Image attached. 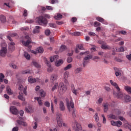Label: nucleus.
I'll return each mask as SVG.
<instances>
[{"instance_id":"ea45409f","label":"nucleus","mask_w":131,"mask_h":131,"mask_svg":"<svg viewBox=\"0 0 131 131\" xmlns=\"http://www.w3.org/2000/svg\"><path fill=\"white\" fill-rule=\"evenodd\" d=\"M58 55H55L54 57H50V61L52 62H54V61H55V59L57 58L58 59Z\"/></svg>"},{"instance_id":"6ab92c4d","label":"nucleus","mask_w":131,"mask_h":131,"mask_svg":"<svg viewBox=\"0 0 131 131\" xmlns=\"http://www.w3.org/2000/svg\"><path fill=\"white\" fill-rule=\"evenodd\" d=\"M57 79H58V75L54 74L51 75L50 80L52 82H54Z\"/></svg>"},{"instance_id":"09e8293b","label":"nucleus","mask_w":131,"mask_h":131,"mask_svg":"<svg viewBox=\"0 0 131 131\" xmlns=\"http://www.w3.org/2000/svg\"><path fill=\"white\" fill-rule=\"evenodd\" d=\"M58 89V83L55 84L53 87L52 88V92H54L55 90H57Z\"/></svg>"},{"instance_id":"9d476101","label":"nucleus","mask_w":131,"mask_h":131,"mask_svg":"<svg viewBox=\"0 0 131 131\" xmlns=\"http://www.w3.org/2000/svg\"><path fill=\"white\" fill-rule=\"evenodd\" d=\"M10 111L12 114H14V115H17L18 114V110L14 106H11L10 107Z\"/></svg>"},{"instance_id":"2eb2a0df","label":"nucleus","mask_w":131,"mask_h":131,"mask_svg":"<svg viewBox=\"0 0 131 131\" xmlns=\"http://www.w3.org/2000/svg\"><path fill=\"white\" fill-rule=\"evenodd\" d=\"M71 90L74 95H77V93H78V90H79V88H78V89H75V87H74V85H72Z\"/></svg>"},{"instance_id":"13d9d810","label":"nucleus","mask_w":131,"mask_h":131,"mask_svg":"<svg viewBox=\"0 0 131 131\" xmlns=\"http://www.w3.org/2000/svg\"><path fill=\"white\" fill-rule=\"evenodd\" d=\"M57 122L59 127H62V124H62V121H58Z\"/></svg>"},{"instance_id":"20e7f679","label":"nucleus","mask_w":131,"mask_h":131,"mask_svg":"<svg viewBox=\"0 0 131 131\" xmlns=\"http://www.w3.org/2000/svg\"><path fill=\"white\" fill-rule=\"evenodd\" d=\"M8 53V45L5 42L2 43V48L0 50V56L5 57Z\"/></svg>"},{"instance_id":"7ed1b4c3","label":"nucleus","mask_w":131,"mask_h":131,"mask_svg":"<svg viewBox=\"0 0 131 131\" xmlns=\"http://www.w3.org/2000/svg\"><path fill=\"white\" fill-rule=\"evenodd\" d=\"M67 106L69 112H72V114L73 117L75 116V110H74V103L72 101V98H70L69 99H67Z\"/></svg>"},{"instance_id":"8fccbe9b","label":"nucleus","mask_w":131,"mask_h":131,"mask_svg":"<svg viewBox=\"0 0 131 131\" xmlns=\"http://www.w3.org/2000/svg\"><path fill=\"white\" fill-rule=\"evenodd\" d=\"M103 98L100 97V98L98 99L97 102H96L97 104H102V102H103Z\"/></svg>"},{"instance_id":"9b49d317","label":"nucleus","mask_w":131,"mask_h":131,"mask_svg":"<svg viewBox=\"0 0 131 131\" xmlns=\"http://www.w3.org/2000/svg\"><path fill=\"white\" fill-rule=\"evenodd\" d=\"M114 70L115 71V74L117 77L118 76H121V75H122V71L121 70V69H118L117 68H114Z\"/></svg>"},{"instance_id":"a878e982","label":"nucleus","mask_w":131,"mask_h":131,"mask_svg":"<svg viewBox=\"0 0 131 131\" xmlns=\"http://www.w3.org/2000/svg\"><path fill=\"white\" fill-rule=\"evenodd\" d=\"M19 95L18 96V99H19V100H20L21 101H25V98L23 97V93H22V92H19Z\"/></svg>"},{"instance_id":"a19ab883","label":"nucleus","mask_w":131,"mask_h":131,"mask_svg":"<svg viewBox=\"0 0 131 131\" xmlns=\"http://www.w3.org/2000/svg\"><path fill=\"white\" fill-rule=\"evenodd\" d=\"M26 111L28 112V113H30V112H32V107L29 106L28 108H26Z\"/></svg>"},{"instance_id":"0eeeda50","label":"nucleus","mask_w":131,"mask_h":131,"mask_svg":"<svg viewBox=\"0 0 131 131\" xmlns=\"http://www.w3.org/2000/svg\"><path fill=\"white\" fill-rule=\"evenodd\" d=\"M92 57L93 56L91 55H87L86 57H84L83 61V67H85V65H86L89 63L90 59H92Z\"/></svg>"},{"instance_id":"f03ea898","label":"nucleus","mask_w":131,"mask_h":131,"mask_svg":"<svg viewBox=\"0 0 131 131\" xmlns=\"http://www.w3.org/2000/svg\"><path fill=\"white\" fill-rule=\"evenodd\" d=\"M110 82L111 84L115 88V89L117 91L118 93H116L115 92H114V95L116 97V98H118V99H121L122 97H123V95L122 94V93L121 92V90H120V88L118 86V84L113 81V80H111L110 81Z\"/></svg>"},{"instance_id":"3c124183","label":"nucleus","mask_w":131,"mask_h":131,"mask_svg":"<svg viewBox=\"0 0 131 131\" xmlns=\"http://www.w3.org/2000/svg\"><path fill=\"white\" fill-rule=\"evenodd\" d=\"M108 116L109 118H111L112 119H116V116L113 114H110Z\"/></svg>"},{"instance_id":"f8f14e48","label":"nucleus","mask_w":131,"mask_h":131,"mask_svg":"<svg viewBox=\"0 0 131 131\" xmlns=\"http://www.w3.org/2000/svg\"><path fill=\"white\" fill-rule=\"evenodd\" d=\"M19 118L20 120H17L16 121L17 123L19 125H23V126H27V123H26V122H23L21 121L22 119H23V118L21 117H20Z\"/></svg>"},{"instance_id":"c9c22d12","label":"nucleus","mask_w":131,"mask_h":131,"mask_svg":"<svg viewBox=\"0 0 131 131\" xmlns=\"http://www.w3.org/2000/svg\"><path fill=\"white\" fill-rule=\"evenodd\" d=\"M99 56H102L103 58H106L107 57V54L103 52H98Z\"/></svg>"},{"instance_id":"052dcab7","label":"nucleus","mask_w":131,"mask_h":131,"mask_svg":"<svg viewBox=\"0 0 131 131\" xmlns=\"http://www.w3.org/2000/svg\"><path fill=\"white\" fill-rule=\"evenodd\" d=\"M45 34L46 35H49V34H51V31H50V30H46L45 31Z\"/></svg>"},{"instance_id":"2f4dec72","label":"nucleus","mask_w":131,"mask_h":131,"mask_svg":"<svg viewBox=\"0 0 131 131\" xmlns=\"http://www.w3.org/2000/svg\"><path fill=\"white\" fill-rule=\"evenodd\" d=\"M67 49V47H66L65 45H61L59 49V52H60V53H62V52H64V51H65Z\"/></svg>"},{"instance_id":"4d7b16f0","label":"nucleus","mask_w":131,"mask_h":131,"mask_svg":"<svg viewBox=\"0 0 131 131\" xmlns=\"http://www.w3.org/2000/svg\"><path fill=\"white\" fill-rule=\"evenodd\" d=\"M101 116L103 118V121H102L103 123H104V124L106 123V118L105 117V115L104 114H102Z\"/></svg>"},{"instance_id":"603ef678","label":"nucleus","mask_w":131,"mask_h":131,"mask_svg":"<svg viewBox=\"0 0 131 131\" xmlns=\"http://www.w3.org/2000/svg\"><path fill=\"white\" fill-rule=\"evenodd\" d=\"M10 67L13 68V69H17V66L14 63H11Z\"/></svg>"},{"instance_id":"c85d7f7f","label":"nucleus","mask_w":131,"mask_h":131,"mask_svg":"<svg viewBox=\"0 0 131 131\" xmlns=\"http://www.w3.org/2000/svg\"><path fill=\"white\" fill-rule=\"evenodd\" d=\"M39 29H40V27L36 26L35 29L33 31V33H38V32H39Z\"/></svg>"},{"instance_id":"a211bd4d","label":"nucleus","mask_w":131,"mask_h":131,"mask_svg":"<svg viewBox=\"0 0 131 131\" xmlns=\"http://www.w3.org/2000/svg\"><path fill=\"white\" fill-rule=\"evenodd\" d=\"M17 33H10L8 36H7V38L10 40V41H13V39H12L11 37H14V36H16Z\"/></svg>"},{"instance_id":"864d4df0","label":"nucleus","mask_w":131,"mask_h":131,"mask_svg":"<svg viewBox=\"0 0 131 131\" xmlns=\"http://www.w3.org/2000/svg\"><path fill=\"white\" fill-rule=\"evenodd\" d=\"M32 63L35 67H36L37 68H39V65L38 64L37 62L35 61H33Z\"/></svg>"},{"instance_id":"69168bd1","label":"nucleus","mask_w":131,"mask_h":131,"mask_svg":"<svg viewBox=\"0 0 131 131\" xmlns=\"http://www.w3.org/2000/svg\"><path fill=\"white\" fill-rule=\"evenodd\" d=\"M126 126H127V128H128L129 130L130 131H131V125H130V124L127 123V124H126Z\"/></svg>"},{"instance_id":"4468645a","label":"nucleus","mask_w":131,"mask_h":131,"mask_svg":"<svg viewBox=\"0 0 131 131\" xmlns=\"http://www.w3.org/2000/svg\"><path fill=\"white\" fill-rule=\"evenodd\" d=\"M15 43L13 42H11L9 43V49L10 51L13 52V51H15Z\"/></svg>"},{"instance_id":"bb28decb","label":"nucleus","mask_w":131,"mask_h":131,"mask_svg":"<svg viewBox=\"0 0 131 131\" xmlns=\"http://www.w3.org/2000/svg\"><path fill=\"white\" fill-rule=\"evenodd\" d=\"M125 91L131 95V87L129 86H125L124 88Z\"/></svg>"},{"instance_id":"4be33fe9","label":"nucleus","mask_w":131,"mask_h":131,"mask_svg":"<svg viewBox=\"0 0 131 131\" xmlns=\"http://www.w3.org/2000/svg\"><path fill=\"white\" fill-rule=\"evenodd\" d=\"M74 123L76 125L77 129H78L79 130H82V127H81V125H80V124L78 123L76 121H75Z\"/></svg>"},{"instance_id":"4c0bfd02","label":"nucleus","mask_w":131,"mask_h":131,"mask_svg":"<svg viewBox=\"0 0 131 131\" xmlns=\"http://www.w3.org/2000/svg\"><path fill=\"white\" fill-rule=\"evenodd\" d=\"M95 120L96 122H98L99 121V114L98 113H96L94 115Z\"/></svg>"},{"instance_id":"5fc2aeb1","label":"nucleus","mask_w":131,"mask_h":131,"mask_svg":"<svg viewBox=\"0 0 131 131\" xmlns=\"http://www.w3.org/2000/svg\"><path fill=\"white\" fill-rule=\"evenodd\" d=\"M118 33L119 34H123V35H125L126 34V31L123 30L119 31Z\"/></svg>"},{"instance_id":"680f3d73","label":"nucleus","mask_w":131,"mask_h":131,"mask_svg":"<svg viewBox=\"0 0 131 131\" xmlns=\"http://www.w3.org/2000/svg\"><path fill=\"white\" fill-rule=\"evenodd\" d=\"M49 25L50 27H52V28H56V25L55 24H49Z\"/></svg>"},{"instance_id":"cd10ccee","label":"nucleus","mask_w":131,"mask_h":131,"mask_svg":"<svg viewBox=\"0 0 131 131\" xmlns=\"http://www.w3.org/2000/svg\"><path fill=\"white\" fill-rule=\"evenodd\" d=\"M101 48L102 50H109V49H110V47L108 45H106V43L105 42L102 45Z\"/></svg>"},{"instance_id":"aec40b11","label":"nucleus","mask_w":131,"mask_h":131,"mask_svg":"<svg viewBox=\"0 0 131 131\" xmlns=\"http://www.w3.org/2000/svg\"><path fill=\"white\" fill-rule=\"evenodd\" d=\"M59 109L60 111H64L65 110V105L63 101H60L59 102Z\"/></svg>"},{"instance_id":"f3484780","label":"nucleus","mask_w":131,"mask_h":131,"mask_svg":"<svg viewBox=\"0 0 131 131\" xmlns=\"http://www.w3.org/2000/svg\"><path fill=\"white\" fill-rule=\"evenodd\" d=\"M131 101V97L129 95H125L124 96V103H128Z\"/></svg>"},{"instance_id":"39448f33","label":"nucleus","mask_w":131,"mask_h":131,"mask_svg":"<svg viewBox=\"0 0 131 131\" xmlns=\"http://www.w3.org/2000/svg\"><path fill=\"white\" fill-rule=\"evenodd\" d=\"M67 90L66 85H64L63 82H60L59 85L58 92L60 95H63Z\"/></svg>"},{"instance_id":"a18cd8bd","label":"nucleus","mask_w":131,"mask_h":131,"mask_svg":"<svg viewBox=\"0 0 131 131\" xmlns=\"http://www.w3.org/2000/svg\"><path fill=\"white\" fill-rule=\"evenodd\" d=\"M72 64H69L64 68V70L66 71V70H68L69 69H70L71 68H72Z\"/></svg>"},{"instance_id":"338daca9","label":"nucleus","mask_w":131,"mask_h":131,"mask_svg":"<svg viewBox=\"0 0 131 131\" xmlns=\"http://www.w3.org/2000/svg\"><path fill=\"white\" fill-rule=\"evenodd\" d=\"M77 48H79V50H83V47L81 45H78Z\"/></svg>"},{"instance_id":"5701e85b","label":"nucleus","mask_w":131,"mask_h":131,"mask_svg":"<svg viewBox=\"0 0 131 131\" xmlns=\"http://www.w3.org/2000/svg\"><path fill=\"white\" fill-rule=\"evenodd\" d=\"M6 92L8 95H13V91L11 90V88L10 87V86H7Z\"/></svg>"},{"instance_id":"e2e57ef3","label":"nucleus","mask_w":131,"mask_h":131,"mask_svg":"<svg viewBox=\"0 0 131 131\" xmlns=\"http://www.w3.org/2000/svg\"><path fill=\"white\" fill-rule=\"evenodd\" d=\"M27 15H28L27 10H25L24 11L23 16L24 17H27Z\"/></svg>"},{"instance_id":"e433bc0d","label":"nucleus","mask_w":131,"mask_h":131,"mask_svg":"<svg viewBox=\"0 0 131 131\" xmlns=\"http://www.w3.org/2000/svg\"><path fill=\"white\" fill-rule=\"evenodd\" d=\"M82 71V69L81 68H78L75 70V73L76 74H78V73H80Z\"/></svg>"},{"instance_id":"bf43d9fd","label":"nucleus","mask_w":131,"mask_h":131,"mask_svg":"<svg viewBox=\"0 0 131 131\" xmlns=\"http://www.w3.org/2000/svg\"><path fill=\"white\" fill-rule=\"evenodd\" d=\"M72 57H69L67 59V62L68 63H71L72 62Z\"/></svg>"},{"instance_id":"6e6d98bb","label":"nucleus","mask_w":131,"mask_h":131,"mask_svg":"<svg viewBox=\"0 0 131 131\" xmlns=\"http://www.w3.org/2000/svg\"><path fill=\"white\" fill-rule=\"evenodd\" d=\"M94 26L97 27V26H101V24L98 21H95L94 24Z\"/></svg>"},{"instance_id":"79ce46f5","label":"nucleus","mask_w":131,"mask_h":131,"mask_svg":"<svg viewBox=\"0 0 131 131\" xmlns=\"http://www.w3.org/2000/svg\"><path fill=\"white\" fill-rule=\"evenodd\" d=\"M39 94H40L41 97H42L43 98H44V97H46V92H45V91H43V90H40Z\"/></svg>"},{"instance_id":"7c9ffc66","label":"nucleus","mask_w":131,"mask_h":131,"mask_svg":"<svg viewBox=\"0 0 131 131\" xmlns=\"http://www.w3.org/2000/svg\"><path fill=\"white\" fill-rule=\"evenodd\" d=\"M62 15L60 14L59 13H58L57 15H55L54 16V19L56 20H61L62 19Z\"/></svg>"},{"instance_id":"c03bdc74","label":"nucleus","mask_w":131,"mask_h":131,"mask_svg":"<svg viewBox=\"0 0 131 131\" xmlns=\"http://www.w3.org/2000/svg\"><path fill=\"white\" fill-rule=\"evenodd\" d=\"M72 34L74 36H80L81 35V33L79 32H75Z\"/></svg>"},{"instance_id":"473e14b6","label":"nucleus","mask_w":131,"mask_h":131,"mask_svg":"<svg viewBox=\"0 0 131 131\" xmlns=\"http://www.w3.org/2000/svg\"><path fill=\"white\" fill-rule=\"evenodd\" d=\"M113 112H115V113H116V114H117L118 115H119V114H121V113H122V114H124V112L117 109L115 110V111H113Z\"/></svg>"},{"instance_id":"37998d69","label":"nucleus","mask_w":131,"mask_h":131,"mask_svg":"<svg viewBox=\"0 0 131 131\" xmlns=\"http://www.w3.org/2000/svg\"><path fill=\"white\" fill-rule=\"evenodd\" d=\"M117 52H124V48L123 47H121L120 48H118L116 49Z\"/></svg>"},{"instance_id":"58836bf2","label":"nucleus","mask_w":131,"mask_h":131,"mask_svg":"<svg viewBox=\"0 0 131 131\" xmlns=\"http://www.w3.org/2000/svg\"><path fill=\"white\" fill-rule=\"evenodd\" d=\"M69 76V72H66L64 74H63V79H66L68 78Z\"/></svg>"},{"instance_id":"0e129e2a","label":"nucleus","mask_w":131,"mask_h":131,"mask_svg":"<svg viewBox=\"0 0 131 131\" xmlns=\"http://www.w3.org/2000/svg\"><path fill=\"white\" fill-rule=\"evenodd\" d=\"M126 58L129 61H131V54L126 55Z\"/></svg>"},{"instance_id":"f704fd0d","label":"nucleus","mask_w":131,"mask_h":131,"mask_svg":"<svg viewBox=\"0 0 131 131\" xmlns=\"http://www.w3.org/2000/svg\"><path fill=\"white\" fill-rule=\"evenodd\" d=\"M24 57L27 60H29L30 59V55L26 52H24Z\"/></svg>"},{"instance_id":"b1692460","label":"nucleus","mask_w":131,"mask_h":131,"mask_svg":"<svg viewBox=\"0 0 131 131\" xmlns=\"http://www.w3.org/2000/svg\"><path fill=\"white\" fill-rule=\"evenodd\" d=\"M35 100H36L38 102V104L39 106H42V102L41 101V97H35Z\"/></svg>"},{"instance_id":"1a4fd4ad","label":"nucleus","mask_w":131,"mask_h":131,"mask_svg":"<svg viewBox=\"0 0 131 131\" xmlns=\"http://www.w3.org/2000/svg\"><path fill=\"white\" fill-rule=\"evenodd\" d=\"M28 81L30 83H34V82H40V80L38 78L35 79L31 77H29L28 78Z\"/></svg>"},{"instance_id":"6e6552de","label":"nucleus","mask_w":131,"mask_h":131,"mask_svg":"<svg viewBox=\"0 0 131 131\" xmlns=\"http://www.w3.org/2000/svg\"><path fill=\"white\" fill-rule=\"evenodd\" d=\"M112 125H113L114 126H117L118 127H120L121 125H122V123L120 121H111Z\"/></svg>"},{"instance_id":"de8ad7c7","label":"nucleus","mask_w":131,"mask_h":131,"mask_svg":"<svg viewBox=\"0 0 131 131\" xmlns=\"http://www.w3.org/2000/svg\"><path fill=\"white\" fill-rule=\"evenodd\" d=\"M23 74H27L28 73H32V71H29V70H25V71H23L22 72Z\"/></svg>"},{"instance_id":"49530a36","label":"nucleus","mask_w":131,"mask_h":131,"mask_svg":"<svg viewBox=\"0 0 131 131\" xmlns=\"http://www.w3.org/2000/svg\"><path fill=\"white\" fill-rule=\"evenodd\" d=\"M56 120L57 121H61V114H57L56 115Z\"/></svg>"},{"instance_id":"f257e3e1","label":"nucleus","mask_w":131,"mask_h":131,"mask_svg":"<svg viewBox=\"0 0 131 131\" xmlns=\"http://www.w3.org/2000/svg\"><path fill=\"white\" fill-rule=\"evenodd\" d=\"M46 18L50 19L51 17L49 14H44L43 16H40L36 18L37 23L42 26H47L48 25V20Z\"/></svg>"},{"instance_id":"dca6fc26","label":"nucleus","mask_w":131,"mask_h":131,"mask_svg":"<svg viewBox=\"0 0 131 131\" xmlns=\"http://www.w3.org/2000/svg\"><path fill=\"white\" fill-rule=\"evenodd\" d=\"M96 20L99 22H101V23H103V24H105V25L108 24V23L102 17H96Z\"/></svg>"},{"instance_id":"ddd939ff","label":"nucleus","mask_w":131,"mask_h":131,"mask_svg":"<svg viewBox=\"0 0 131 131\" xmlns=\"http://www.w3.org/2000/svg\"><path fill=\"white\" fill-rule=\"evenodd\" d=\"M46 64H47V66L49 67L47 69L48 72L51 73L53 71V68H52V66L51 65V63L50 61H48V60L46 59L45 60Z\"/></svg>"},{"instance_id":"393cba45","label":"nucleus","mask_w":131,"mask_h":131,"mask_svg":"<svg viewBox=\"0 0 131 131\" xmlns=\"http://www.w3.org/2000/svg\"><path fill=\"white\" fill-rule=\"evenodd\" d=\"M109 109V104L108 103L103 104L104 112H107Z\"/></svg>"},{"instance_id":"412c9836","label":"nucleus","mask_w":131,"mask_h":131,"mask_svg":"<svg viewBox=\"0 0 131 131\" xmlns=\"http://www.w3.org/2000/svg\"><path fill=\"white\" fill-rule=\"evenodd\" d=\"M0 21L2 23H6L7 22V18L4 15H0Z\"/></svg>"},{"instance_id":"c756f323","label":"nucleus","mask_w":131,"mask_h":131,"mask_svg":"<svg viewBox=\"0 0 131 131\" xmlns=\"http://www.w3.org/2000/svg\"><path fill=\"white\" fill-rule=\"evenodd\" d=\"M62 63L63 60L62 59H60L55 62V66H57V67H59V66H61V65H62Z\"/></svg>"},{"instance_id":"774afa93","label":"nucleus","mask_w":131,"mask_h":131,"mask_svg":"<svg viewBox=\"0 0 131 131\" xmlns=\"http://www.w3.org/2000/svg\"><path fill=\"white\" fill-rule=\"evenodd\" d=\"M19 130V128L18 127H14L13 128L12 131H18Z\"/></svg>"},{"instance_id":"423d86ee","label":"nucleus","mask_w":131,"mask_h":131,"mask_svg":"<svg viewBox=\"0 0 131 131\" xmlns=\"http://www.w3.org/2000/svg\"><path fill=\"white\" fill-rule=\"evenodd\" d=\"M25 39H27V41H25L24 40H21V42L23 43V46H25V47H28L30 43H31V38L29 37V36L26 35L25 36Z\"/></svg>"},{"instance_id":"72a5a7b5","label":"nucleus","mask_w":131,"mask_h":131,"mask_svg":"<svg viewBox=\"0 0 131 131\" xmlns=\"http://www.w3.org/2000/svg\"><path fill=\"white\" fill-rule=\"evenodd\" d=\"M36 50L37 51V53H43V48H42L41 47L37 48Z\"/></svg>"}]
</instances>
